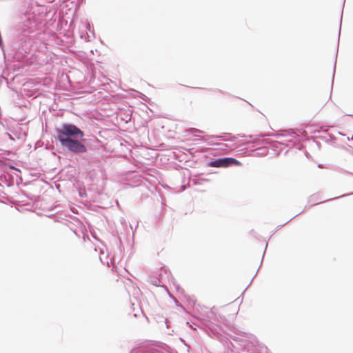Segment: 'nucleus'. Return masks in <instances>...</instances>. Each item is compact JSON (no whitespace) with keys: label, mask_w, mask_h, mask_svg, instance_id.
I'll list each match as a JSON object with an SVG mask.
<instances>
[{"label":"nucleus","mask_w":353,"mask_h":353,"mask_svg":"<svg viewBox=\"0 0 353 353\" xmlns=\"http://www.w3.org/2000/svg\"><path fill=\"white\" fill-rule=\"evenodd\" d=\"M190 134H192L194 137H200V134L203 133V131L196 129V128H190L188 130Z\"/></svg>","instance_id":"9"},{"label":"nucleus","mask_w":353,"mask_h":353,"mask_svg":"<svg viewBox=\"0 0 353 353\" xmlns=\"http://www.w3.org/2000/svg\"><path fill=\"white\" fill-rule=\"evenodd\" d=\"M268 150L266 147L257 148L253 151V155L256 157H263L268 154Z\"/></svg>","instance_id":"8"},{"label":"nucleus","mask_w":353,"mask_h":353,"mask_svg":"<svg viewBox=\"0 0 353 353\" xmlns=\"http://www.w3.org/2000/svg\"><path fill=\"white\" fill-rule=\"evenodd\" d=\"M352 140H353V137H352Z\"/></svg>","instance_id":"15"},{"label":"nucleus","mask_w":353,"mask_h":353,"mask_svg":"<svg viewBox=\"0 0 353 353\" xmlns=\"http://www.w3.org/2000/svg\"><path fill=\"white\" fill-rule=\"evenodd\" d=\"M85 40H87V41H90V39H88V38H85Z\"/></svg>","instance_id":"14"},{"label":"nucleus","mask_w":353,"mask_h":353,"mask_svg":"<svg viewBox=\"0 0 353 353\" xmlns=\"http://www.w3.org/2000/svg\"><path fill=\"white\" fill-rule=\"evenodd\" d=\"M158 276L151 279L150 284L155 287H179L176 284L175 279L172 275L166 270H161V272L157 274Z\"/></svg>","instance_id":"3"},{"label":"nucleus","mask_w":353,"mask_h":353,"mask_svg":"<svg viewBox=\"0 0 353 353\" xmlns=\"http://www.w3.org/2000/svg\"><path fill=\"white\" fill-rule=\"evenodd\" d=\"M85 40H87V41H90V39H88V38H85Z\"/></svg>","instance_id":"13"},{"label":"nucleus","mask_w":353,"mask_h":353,"mask_svg":"<svg viewBox=\"0 0 353 353\" xmlns=\"http://www.w3.org/2000/svg\"><path fill=\"white\" fill-rule=\"evenodd\" d=\"M8 137H9V138H10V139H13V138L12 137V136H11L10 134H8Z\"/></svg>","instance_id":"12"},{"label":"nucleus","mask_w":353,"mask_h":353,"mask_svg":"<svg viewBox=\"0 0 353 353\" xmlns=\"http://www.w3.org/2000/svg\"><path fill=\"white\" fill-rule=\"evenodd\" d=\"M60 143L62 147L74 154H81L87 152L86 146L78 139H61Z\"/></svg>","instance_id":"4"},{"label":"nucleus","mask_w":353,"mask_h":353,"mask_svg":"<svg viewBox=\"0 0 353 353\" xmlns=\"http://www.w3.org/2000/svg\"><path fill=\"white\" fill-rule=\"evenodd\" d=\"M216 145L219 146V149L221 150H226L228 148H230L228 144L226 143H216Z\"/></svg>","instance_id":"10"},{"label":"nucleus","mask_w":353,"mask_h":353,"mask_svg":"<svg viewBox=\"0 0 353 353\" xmlns=\"http://www.w3.org/2000/svg\"><path fill=\"white\" fill-rule=\"evenodd\" d=\"M88 30L90 31V33H92V34L93 35V37H94V30H92L90 29V24H88Z\"/></svg>","instance_id":"11"},{"label":"nucleus","mask_w":353,"mask_h":353,"mask_svg":"<svg viewBox=\"0 0 353 353\" xmlns=\"http://www.w3.org/2000/svg\"><path fill=\"white\" fill-rule=\"evenodd\" d=\"M57 139L61 142V139L82 138L83 132L77 126L70 123H63L59 128L56 129Z\"/></svg>","instance_id":"2"},{"label":"nucleus","mask_w":353,"mask_h":353,"mask_svg":"<svg viewBox=\"0 0 353 353\" xmlns=\"http://www.w3.org/2000/svg\"><path fill=\"white\" fill-rule=\"evenodd\" d=\"M201 140H203L204 141L209 142V143H212L214 140H219V141L232 142L235 140V137L231 136L229 134L224 133L222 135H219V136H213V135L204 136L201 138Z\"/></svg>","instance_id":"7"},{"label":"nucleus","mask_w":353,"mask_h":353,"mask_svg":"<svg viewBox=\"0 0 353 353\" xmlns=\"http://www.w3.org/2000/svg\"><path fill=\"white\" fill-rule=\"evenodd\" d=\"M278 139H280L281 141L279 143L281 144H285L284 142H291L292 139L295 138L297 134L292 130H284L281 133H276L272 135Z\"/></svg>","instance_id":"6"},{"label":"nucleus","mask_w":353,"mask_h":353,"mask_svg":"<svg viewBox=\"0 0 353 353\" xmlns=\"http://www.w3.org/2000/svg\"><path fill=\"white\" fill-rule=\"evenodd\" d=\"M37 23L32 13H26L14 28L15 48L27 53L32 46V34L37 30Z\"/></svg>","instance_id":"1"},{"label":"nucleus","mask_w":353,"mask_h":353,"mask_svg":"<svg viewBox=\"0 0 353 353\" xmlns=\"http://www.w3.org/2000/svg\"><path fill=\"white\" fill-rule=\"evenodd\" d=\"M241 163L234 158H219L209 162V165L215 168H226L231 165H239Z\"/></svg>","instance_id":"5"}]
</instances>
